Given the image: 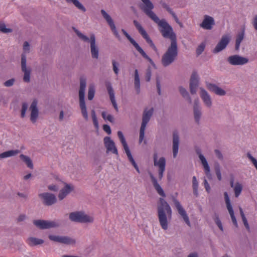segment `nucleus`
Listing matches in <instances>:
<instances>
[{"label": "nucleus", "mask_w": 257, "mask_h": 257, "mask_svg": "<svg viewBox=\"0 0 257 257\" xmlns=\"http://www.w3.org/2000/svg\"><path fill=\"white\" fill-rule=\"evenodd\" d=\"M173 201L174 203V205L178 212L179 215L182 217L184 222L189 226H190V222L189 220V217L186 213V211L182 207L179 201L174 198L173 199Z\"/></svg>", "instance_id": "15"}, {"label": "nucleus", "mask_w": 257, "mask_h": 257, "mask_svg": "<svg viewBox=\"0 0 257 257\" xmlns=\"http://www.w3.org/2000/svg\"><path fill=\"white\" fill-rule=\"evenodd\" d=\"M193 110L194 120L197 124H199L202 116V111L198 99L194 100Z\"/></svg>", "instance_id": "22"}, {"label": "nucleus", "mask_w": 257, "mask_h": 257, "mask_svg": "<svg viewBox=\"0 0 257 257\" xmlns=\"http://www.w3.org/2000/svg\"><path fill=\"white\" fill-rule=\"evenodd\" d=\"M100 12L103 18L106 20L107 24L109 26L110 29L113 32L114 35L118 40H120V36L116 30V27L111 17L104 10H101Z\"/></svg>", "instance_id": "16"}, {"label": "nucleus", "mask_w": 257, "mask_h": 257, "mask_svg": "<svg viewBox=\"0 0 257 257\" xmlns=\"http://www.w3.org/2000/svg\"><path fill=\"white\" fill-rule=\"evenodd\" d=\"M17 195L19 197L23 198L24 200H26L27 199V195L26 194L19 192V193H18Z\"/></svg>", "instance_id": "64"}, {"label": "nucleus", "mask_w": 257, "mask_h": 257, "mask_svg": "<svg viewBox=\"0 0 257 257\" xmlns=\"http://www.w3.org/2000/svg\"><path fill=\"white\" fill-rule=\"evenodd\" d=\"M118 137L122 144L125 153L130 151L128 146L126 143L125 138L121 131L117 132Z\"/></svg>", "instance_id": "35"}, {"label": "nucleus", "mask_w": 257, "mask_h": 257, "mask_svg": "<svg viewBox=\"0 0 257 257\" xmlns=\"http://www.w3.org/2000/svg\"><path fill=\"white\" fill-rule=\"evenodd\" d=\"M244 29H243L242 31L241 32L239 33L236 36V40H235V48L236 50L237 51L239 50L240 43H241V41L243 40V39H244Z\"/></svg>", "instance_id": "38"}, {"label": "nucleus", "mask_w": 257, "mask_h": 257, "mask_svg": "<svg viewBox=\"0 0 257 257\" xmlns=\"http://www.w3.org/2000/svg\"><path fill=\"white\" fill-rule=\"evenodd\" d=\"M126 154L127 156V158H128L129 161L132 164L133 166L134 167V168H136V167L138 166V165L136 164V163L135 162V161L131 154V151L127 152L126 153Z\"/></svg>", "instance_id": "52"}, {"label": "nucleus", "mask_w": 257, "mask_h": 257, "mask_svg": "<svg viewBox=\"0 0 257 257\" xmlns=\"http://www.w3.org/2000/svg\"><path fill=\"white\" fill-rule=\"evenodd\" d=\"M15 81L16 80H15V78H11L8 80H7L6 81H5L4 83V85L6 87H11L14 84Z\"/></svg>", "instance_id": "53"}, {"label": "nucleus", "mask_w": 257, "mask_h": 257, "mask_svg": "<svg viewBox=\"0 0 257 257\" xmlns=\"http://www.w3.org/2000/svg\"><path fill=\"white\" fill-rule=\"evenodd\" d=\"M161 6L165 9H166L168 13H169L173 18L174 19L175 22L180 26V27H183V24L179 20L177 16L175 14V13L172 11V9H171L169 6L166 4L164 1H161L160 2Z\"/></svg>", "instance_id": "29"}, {"label": "nucleus", "mask_w": 257, "mask_h": 257, "mask_svg": "<svg viewBox=\"0 0 257 257\" xmlns=\"http://www.w3.org/2000/svg\"><path fill=\"white\" fill-rule=\"evenodd\" d=\"M156 86L157 88V91L159 95L161 94V81L160 77L159 76H157L156 77Z\"/></svg>", "instance_id": "55"}, {"label": "nucleus", "mask_w": 257, "mask_h": 257, "mask_svg": "<svg viewBox=\"0 0 257 257\" xmlns=\"http://www.w3.org/2000/svg\"><path fill=\"white\" fill-rule=\"evenodd\" d=\"M106 88L108 91V93L109 95L110 100L113 106L116 111H118V108L117 107V105L114 96V92L111 85L110 83H108L106 85Z\"/></svg>", "instance_id": "31"}, {"label": "nucleus", "mask_w": 257, "mask_h": 257, "mask_svg": "<svg viewBox=\"0 0 257 257\" xmlns=\"http://www.w3.org/2000/svg\"><path fill=\"white\" fill-rule=\"evenodd\" d=\"M104 146L106 149V153L111 152L118 155V151L114 141L109 137H105L103 139Z\"/></svg>", "instance_id": "18"}, {"label": "nucleus", "mask_w": 257, "mask_h": 257, "mask_svg": "<svg viewBox=\"0 0 257 257\" xmlns=\"http://www.w3.org/2000/svg\"><path fill=\"white\" fill-rule=\"evenodd\" d=\"M239 210L240 214L241 217L242 218V221L243 222V224H244V226H245L246 228L247 229L249 230V225L248 224L247 219H246V217H245V216L244 215V214L243 213V210H242V208L239 207Z\"/></svg>", "instance_id": "46"}, {"label": "nucleus", "mask_w": 257, "mask_h": 257, "mask_svg": "<svg viewBox=\"0 0 257 257\" xmlns=\"http://www.w3.org/2000/svg\"><path fill=\"white\" fill-rule=\"evenodd\" d=\"M214 220L216 223V224L217 225V226L219 227V228L220 229L221 231H223V226L222 225L221 222L220 220L219 219V216L218 215L215 214V216L214 217Z\"/></svg>", "instance_id": "48"}, {"label": "nucleus", "mask_w": 257, "mask_h": 257, "mask_svg": "<svg viewBox=\"0 0 257 257\" xmlns=\"http://www.w3.org/2000/svg\"><path fill=\"white\" fill-rule=\"evenodd\" d=\"M112 69H113V70L114 73L116 75H117L119 72V69L118 68V66H119V63L115 60H112Z\"/></svg>", "instance_id": "51"}, {"label": "nucleus", "mask_w": 257, "mask_h": 257, "mask_svg": "<svg viewBox=\"0 0 257 257\" xmlns=\"http://www.w3.org/2000/svg\"><path fill=\"white\" fill-rule=\"evenodd\" d=\"M179 143L180 139L178 133L175 131L173 133L172 136V152L174 158H175L177 156L179 150Z\"/></svg>", "instance_id": "26"}, {"label": "nucleus", "mask_w": 257, "mask_h": 257, "mask_svg": "<svg viewBox=\"0 0 257 257\" xmlns=\"http://www.w3.org/2000/svg\"><path fill=\"white\" fill-rule=\"evenodd\" d=\"M150 178L152 182L154 187L156 189L157 193L162 197H165L166 195L164 192L163 189L161 188L160 185L157 182L156 178L153 176V175L151 173H149Z\"/></svg>", "instance_id": "30"}, {"label": "nucleus", "mask_w": 257, "mask_h": 257, "mask_svg": "<svg viewBox=\"0 0 257 257\" xmlns=\"http://www.w3.org/2000/svg\"><path fill=\"white\" fill-rule=\"evenodd\" d=\"M247 156L248 158L251 161V162L252 163V164H253L254 167L256 166H257L256 160L254 157H253L251 155V154H250L249 153H248L247 154Z\"/></svg>", "instance_id": "60"}, {"label": "nucleus", "mask_w": 257, "mask_h": 257, "mask_svg": "<svg viewBox=\"0 0 257 257\" xmlns=\"http://www.w3.org/2000/svg\"><path fill=\"white\" fill-rule=\"evenodd\" d=\"M227 62L232 66H242L249 62L247 58L239 55H233L227 57Z\"/></svg>", "instance_id": "10"}, {"label": "nucleus", "mask_w": 257, "mask_h": 257, "mask_svg": "<svg viewBox=\"0 0 257 257\" xmlns=\"http://www.w3.org/2000/svg\"><path fill=\"white\" fill-rule=\"evenodd\" d=\"M68 3L73 4L78 9L82 11V12H85L86 11V8L78 0H65Z\"/></svg>", "instance_id": "40"}, {"label": "nucleus", "mask_w": 257, "mask_h": 257, "mask_svg": "<svg viewBox=\"0 0 257 257\" xmlns=\"http://www.w3.org/2000/svg\"><path fill=\"white\" fill-rule=\"evenodd\" d=\"M200 96L202 100L204 105L210 108L212 106V100L211 96L208 92L203 88L200 87Z\"/></svg>", "instance_id": "17"}, {"label": "nucleus", "mask_w": 257, "mask_h": 257, "mask_svg": "<svg viewBox=\"0 0 257 257\" xmlns=\"http://www.w3.org/2000/svg\"><path fill=\"white\" fill-rule=\"evenodd\" d=\"M27 218V216L25 214H20L17 217L16 220L18 223L24 221Z\"/></svg>", "instance_id": "57"}, {"label": "nucleus", "mask_w": 257, "mask_h": 257, "mask_svg": "<svg viewBox=\"0 0 257 257\" xmlns=\"http://www.w3.org/2000/svg\"><path fill=\"white\" fill-rule=\"evenodd\" d=\"M201 162V164L204 168V173L209 179H212V175L210 173V169L208 164L207 161L204 156L201 154L199 150L196 152Z\"/></svg>", "instance_id": "23"}, {"label": "nucleus", "mask_w": 257, "mask_h": 257, "mask_svg": "<svg viewBox=\"0 0 257 257\" xmlns=\"http://www.w3.org/2000/svg\"><path fill=\"white\" fill-rule=\"evenodd\" d=\"M152 76L151 72V68L150 67H148L146 70V75H145V79L148 82H149L151 80Z\"/></svg>", "instance_id": "54"}, {"label": "nucleus", "mask_w": 257, "mask_h": 257, "mask_svg": "<svg viewBox=\"0 0 257 257\" xmlns=\"http://www.w3.org/2000/svg\"><path fill=\"white\" fill-rule=\"evenodd\" d=\"M215 25V21L213 17L208 15H204L202 22L200 24V27L205 30H210Z\"/></svg>", "instance_id": "24"}, {"label": "nucleus", "mask_w": 257, "mask_h": 257, "mask_svg": "<svg viewBox=\"0 0 257 257\" xmlns=\"http://www.w3.org/2000/svg\"><path fill=\"white\" fill-rule=\"evenodd\" d=\"M205 84L206 88L210 91L214 93L216 95L220 96H224L226 95V91L221 88L217 86L216 84L208 82H206Z\"/></svg>", "instance_id": "25"}, {"label": "nucleus", "mask_w": 257, "mask_h": 257, "mask_svg": "<svg viewBox=\"0 0 257 257\" xmlns=\"http://www.w3.org/2000/svg\"><path fill=\"white\" fill-rule=\"evenodd\" d=\"M37 101L34 100L31 104L30 110L31 111L30 120L33 123H35L39 115V110L37 107Z\"/></svg>", "instance_id": "27"}, {"label": "nucleus", "mask_w": 257, "mask_h": 257, "mask_svg": "<svg viewBox=\"0 0 257 257\" xmlns=\"http://www.w3.org/2000/svg\"><path fill=\"white\" fill-rule=\"evenodd\" d=\"M134 85L136 93L139 94L140 93V81L137 69L135 71Z\"/></svg>", "instance_id": "36"}, {"label": "nucleus", "mask_w": 257, "mask_h": 257, "mask_svg": "<svg viewBox=\"0 0 257 257\" xmlns=\"http://www.w3.org/2000/svg\"><path fill=\"white\" fill-rule=\"evenodd\" d=\"M69 219L72 222L79 223H92L94 218L86 214L84 211H74L69 214Z\"/></svg>", "instance_id": "6"}, {"label": "nucleus", "mask_w": 257, "mask_h": 257, "mask_svg": "<svg viewBox=\"0 0 257 257\" xmlns=\"http://www.w3.org/2000/svg\"><path fill=\"white\" fill-rule=\"evenodd\" d=\"M42 203L46 206H51L57 202L56 196L50 192H44L38 194Z\"/></svg>", "instance_id": "11"}, {"label": "nucleus", "mask_w": 257, "mask_h": 257, "mask_svg": "<svg viewBox=\"0 0 257 257\" xmlns=\"http://www.w3.org/2000/svg\"><path fill=\"white\" fill-rule=\"evenodd\" d=\"M95 92V87H94V85H89V87H88V95H87L88 99L89 100H91L93 99V98L94 96Z\"/></svg>", "instance_id": "44"}, {"label": "nucleus", "mask_w": 257, "mask_h": 257, "mask_svg": "<svg viewBox=\"0 0 257 257\" xmlns=\"http://www.w3.org/2000/svg\"><path fill=\"white\" fill-rule=\"evenodd\" d=\"M143 5L140 6V8L146 14V12L153 10L154 6L153 3L150 0H141Z\"/></svg>", "instance_id": "33"}, {"label": "nucleus", "mask_w": 257, "mask_h": 257, "mask_svg": "<svg viewBox=\"0 0 257 257\" xmlns=\"http://www.w3.org/2000/svg\"><path fill=\"white\" fill-rule=\"evenodd\" d=\"M118 137L122 144L125 153L130 151L128 146L126 143L125 138L121 131L117 132Z\"/></svg>", "instance_id": "34"}, {"label": "nucleus", "mask_w": 257, "mask_h": 257, "mask_svg": "<svg viewBox=\"0 0 257 257\" xmlns=\"http://www.w3.org/2000/svg\"><path fill=\"white\" fill-rule=\"evenodd\" d=\"M242 190V186L239 183H236L234 185L233 190L234 192L235 196L238 197L240 194Z\"/></svg>", "instance_id": "43"}, {"label": "nucleus", "mask_w": 257, "mask_h": 257, "mask_svg": "<svg viewBox=\"0 0 257 257\" xmlns=\"http://www.w3.org/2000/svg\"><path fill=\"white\" fill-rule=\"evenodd\" d=\"M23 53L21 55V67L22 72L23 73V80L26 83H29L31 81L32 69L27 64V56L26 54L31 51V47L29 43L25 41L23 45Z\"/></svg>", "instance_id": "3"}, {"label": "nucleus", "mask_w": 257, "mask_h": 257, "mask_svg": "<svg viewBox=\"0 0 257 257\" xmlns=\"http://www.w3.org/2000/svg\"><path fill=\"white\" fill-rule=\"evenodd\" d=\"M215 172L216 175V176L219 180H221L222 179L221 177V171H220V166L218 164L215 165Z\"/></svg>", "instance_id": "49"}, {"label": "nucleus", "mask_w": 257, "mask_h": 257, "mask_svg": "<svg viewBox=\"0 0 257 257\" xmlns=\"http://www.w3.org/2000/svg\"><path fill=\"white\" fill-rule=\"evenodd\" d=\"M179 91L182 97H184L186 100H187L189 104H191V98L189 96V93L186 89L182 86H180L179 87Z\"/></svg>", "instance_id": "39"}, {"label": "nucleus", "mask_w": 257, "mask_h": 257, "mask_svg": "<svg viewBox=\"0 0 257 257\" xmlns=\"http://www.w3.org/2000/svg\"><path fill=\"white\" fill-rule=\"evenodd\" d=\"M224 196L225 199V202L226 205V208L228 210V211L230 215L231 220L233 223V224L236 226L237 227V220L236 219V218L235 217L234 211L232 207V205L231 204L230 200L229 198L227 192H225L224 193Z\"/></svg>", "instance_id": "21"}, {"label": "nucleus", "mask_w": 257, "mask_h": 257, "mask_svg": "<svg viewBox=\"0 0 257 257\" xmlns=\"http://www.w3.org/2000/svg\"><path fill=\"white\" fill-rule=\"evenodd\" d=\"M252 25L255 30L257 31V16H255L252 22Z\"/></svg>", "instance_id": "63"}, {"label": "nucleus", "mask_w": 257, "mask_h": 257, "mask_svg": "<svg viewBox=\"0 0 257 257\" xmlns=\"http://www.w3.org/2000/svg\"><path fill=\"white\" fill-rule=\"evenodd\" d=\"M198 183L197 180V178L195 176H193L192 177V188L193 191V194L196 196H198Z\"/></svg>", "instance_id": "42"}, {"label": "nucleus", "mask_w": 257, "mask_h": 257, "mask_svg": "<svg viewBox=\"0 0 257 257\" xmlns=\"http://www.w3.org/2000/svg\"><path fill=\"white\" fill-rule=\"evenodd\" d=\"M214 153L215 154L216 157L220 160H223V156L221 153V152L217 149L214 150Z\"/></svg>", "instance_id": "58"}, {"label": "nucleus", "mask_w": 257, "mask_h": 257, "mask_svg": "<svg viewBox=\"0 0 257 257\" xmlns=\"http://www.w3.org/2000/svg\"><path fill=\"white\" fill-rule=\"evenodd\" d=\"M86 86V79L81 78L79 90V106L82 115L86 121L88 120V115L85 102V91Z\"/></svg>", "instance_id": "5"}, {"label": "nucleus", "mask_w": 257, "mask_h": 257, "mask_svg": "<svg viewBox=\"0 0 257 257\" xmlns=\"http://www.w3.org/2000/svg\"><path fill=\"white\" fill-rule=\"evenodd\" d=\"M157 208L160 225L163 229L166 230L168 229L172 219V209L167 201L162 198H160Z\"/></svg>", "instance_id": "2"}, {"label": "nucleus", "mask_w": 257, "mask_h": 257, "mask_svg": "<svg viewBox=\"0 0 257 257\" xmlns=\"http://www.w3.org/2000/svg\"><path fill=\"white\" fill-rule=\"evenodd\" d=\"M134 24L138 30L140 34L142 36V37L146 40L147 42L150 45V46L153 49L156 51L157 48L153 41L149 37L146 31L143 28V27L141 25V24L136 20H134L133 21Z\"/></svg>", "instance_id": "14"}, {"label": "nucleus", "mask_w": 257, "mask_h": 257, "mask_svg": "<svg viewBox=\"0 0 257 257\" xmlns=\"http://www.w3.org/2000/svg\"><path fill=\"white\" fill-rule=\"evenodd\" d=\"M20 158L23 161H24L26 163L28 167H29L30 169L33 168V164L32 163V161L31 160L29 157L24 155L23 154H21L20 156Z\"/></svg>", "instance_id": "41"}, {"label": "nucleus", "mask_w": 257, "mask_h": 257, "mask_svg": "<svg viewBox=\"0 0 257 257\" xmlns=\"http://www.w3.org/2000/svg\"><path fill=\"white\" fill-rule=\"evenodd\" d=\"M230 37L227 35H223L215 48L213 50V53H217L224 49L230 41Z\"/></svg>", "instance_id": "20"}, {"label": "nucleus", "mask_w": 257, "mask_h": 257, "mask_svg": "<svg viewBox=\"0 0 257 257\" xmlns=\"http://www.w3.org/2000/svg\"><path fill=\"white\" fill-rule=\"evenodd\" d=\"M33 224L40 229H46L51 228H56L59 226V224L55 221H50L45 220H34Z\"/></svg>", "instance_id": "8"}, {"label": "nucleus", "mask_w": 257, "mask_h": 257, "mask_svg": "<svg viewBox=\"0 0 257 257\" xmlns=\"http://www.w3.org/2000/svg\"><path fill=\"white\" fill-rule=\"evenodd\" d=\"M204 185L206 191L209 193L210 191V187L206 179H204Z\"/></svg>", "instance_id": "62"}, {"label": "nucleus", "mask_w": 257, "mask_h": 257, "mask_svg": "<svg viewBox=\"0 0 257 257\" xmlns=\"http://www.w3.org/2000/svg\"><path fill=\"white\" fill-rule=\"evenodd\" d=\"M154 112L153 108L150 109H145L143 113L142 121L140 129L139 143L141 144L145 137V131L148 123L151 119Z\"/></svg>", "instance_id": "7"}, {"label": "nucleus", "mask_w": 257, "mask_h": 257, "mask_svg": "<svg viewBox=\"0 0 257 257\" xmlns=\"http://www.w3.org/2000/svg\"><path fill=\"white\" fill-rule=\"evenodd\" d=\"M48 188L49 190L54 192H57L59 189L57 185L54 184L48 185Z\"/></svg>", "instance_id": "59"}, {"label": "nucleus", "mask_w": 257, "mask_h": 257, "mask_svg": "<svg viewBox=\"0 0 257 257\" xmlns=\"http://www.w3.org/2000/svg\"><path fill=\"white\" fill-rule=\"evenodd\" d=\"M205 48V45L203 43L201 44L196 49V54L197 55H200L204 51Z\"/></svg>", "instance_id": "56"}, {"label": "nucleus", "mask_w": 257, "mask_h": 257, "mask_svg": "<svg viewBox=\"0 0 257 257\" xmlns=\"http://www.w3.org/2000/svg\"><path fill=\"white\" fill-rule=\"evenodd\" d=\"M199 77L197 73L195 71L193 72L190 79L189 88L190 91L192 94L196 93L197 88L199 85Z\"/></svg>", "instance_id": "19"}, {"label": "nucleus", "mask_w": 257, "mask_h": 257, "mask_svg": "<svg viewBox=\"0 0 257 257\" xmlns=\"http://www.w3.org/2000/svg\"><path fill=\"white\" fill-rule=\"evenodd\" d=\"M0 31L4 34L11 33L13 32V29L7 28L6 25L4 23H0Z\"/></svg>", "instance_id": "45"}, {"label": "nucleus", "mask_w": 257, "mask_h": 257, "mask_svg": "<svg viewBox=\"0 0 257 257\" xmlns=\"http://www.w3.org/2000/svg\"><path fill=\"white\" fill-rule=\"evenodd\" d=\"M145 14L158 25L159 30L162 37L165 39H169L171 41L170 45L168 46L161 59L162 65L165 67H167L175 61L178 56L176 34L174 32L172 26L167 21L164 19L160 20L152 10L146 12Z\"/></svg>", "instance_id": "1"}, {"label": "nucleus", "mask_w": 257, "mask_h": 257, "mask_svg": "<svg viewBox=\"0 0 257 257\" xmlns=\"http://www.w3.org/2000/svg\"><path fill=\"white\" fill-rule=\"evenodd\" d=\"M103 130L107 133L108 135L111 134V131L110 127L107 124H104L103 125Z\"/></svg>", "instance_id": "61"}, {"label": "nucleus", "mask_w": 257, "mask_h": 257, "mask_svg": "<svg viewBox=\"0 0 257 257\" xmlns=\"http://www.w3.org/2000/svg\"><path fill=\"white\" fill-rule=\"evenodd\" d=\"M154 165L159 168V179L161 180L164 176V173L165 170L166 159L164 157H162L158 159V155L157 153H155L153 155Z\"/></svg>", "instance_id": "9"}, {"label": "nucleus", "mask_w": 257, "mask_h": 257, "mask_svg": "<svg viewBox=\"0 0 257 257\" xmlns=\"http://www.w3.org/2000/svg\"><path fill=\"white\" fill-rule=\"evenodd\" d=\"M74 31L77 36L84 42H89L91 57L93 59H97L99 57V48L96 43V38L94 34H91L89 38L82 34L77 29L74 28Z\"/></svg>", "instance_id": "4"}, {"label": "nucleus", "mask_w": 257, "mask_h": 257, "mask_svg": "<svg viewBox=\"0 0 257 257\" xmlns=\"http://www.w3.org/2000/svg\"><path fill=\"white\" fill-rule=\"evenodd\" d=\"M49 238L52 241L67 245H74L76 242L75 239L67 236L49 235Z\"/></svg>", "instance_id": "13"}, {"label": "nucleus", "mask_w": 257, "mask_h": 257, "mask_svg": "<svg viewBox=\"0 0 257 257\" xmlns=\"http://www.w3.org/2000/svg\"><path fill=\"white\" fill-rule=\"evenodd\" d=\"M20 153L18 150H9L0 154V159H4L12 156H15Z\"/></svg>", "instance_id": "37"}, {"label": "nucleus", "mask_w": 257, "mask_h": 257, "mask_svg": "<svg viewBox=\"0 0 257 257\" xmlns=\"http://www.w3.org/2000/svg\"><path fill=\"white\" fill-rule=\"evenodd\" d=\"M91 116L93 120V124L96 128H98V122L97 121L95 111L94 109H92L91 111Z\"/></svg>", "instance_id": "47"}, {"label": "nucleus", "mask_w": 257, "mask_h": 257, "mask_svg": "<svg viewBox=\"0 0 257 257\" xmlns=\"http://www.w3.org/2000/svg\"><path fill=\"white\" fill-rule=\"evenodd\" d=\"M121 32L127 38L130 43L134 46L136 49L142 55V56L148 60L151 64H153L154 62L152 59L150 58L146 53L144 52L143 49L139 46V45L130 36V35L124 29L121 30Z\"/></svg>", "instance_id": "12"}, {"label": "nucleus", "mask_w": 257, "mask_h": 257, "mask_svg": "<svg viewBox=\"0 0 257 257\" xmlns=\"http://www.w3.org/2000/svg\"><path fill=\"white\" fill-rule=\"evenodd\" d=\"M28 109V104L26 102H23L22 103V109H21V117L24 118L26 115V112Z\"/></svg>", "instance_id": "50"}, {"label": "nucleus", "mask_w": 257, "mask_h": 257, "mask_svg": "<svg viewBox=\"0 0 257 257\" xmlns=\"http://www.w3.org/2000/svg\"><path fill=\"white\" fill-rule=\"evenodd\" d=\"M74 190L72 185L65 184L64 188L61 189L58 195V198L60 200H63L66 196Z\"/></svg>", "instance_id": "28"}, {"label": "nucleus", "mask_w": 257, "mask_h": 257, "mask_svg": "<svg viewBox=\"0 0 257 257\" xmlns=\"http://www.w3.org/2000/svg\"><path fill=\"white\" fill-rule=\"evenodd\" d=\"M26 242L30 246H34L43 244L44 240L35 237H29L27 239Z\"/></svg>", "instance_id": "32"}]
</instances>
